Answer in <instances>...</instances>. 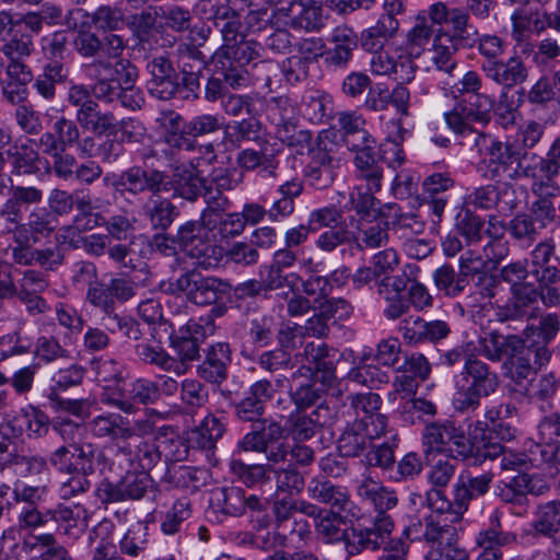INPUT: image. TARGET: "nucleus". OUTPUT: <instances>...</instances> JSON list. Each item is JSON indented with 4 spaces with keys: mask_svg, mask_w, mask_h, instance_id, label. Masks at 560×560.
<instances>
[{
    "mask_svg": "<svg viewBox=\"0 0 560 560\" xmlns=\"http://www.w3.org/2000/svg\"><path fill=\"white\" fill-rule=\"evenodd\" d=\"M198 163H182L173 171L174 195L188 201L197 200L206 189L207 179L200 176Z\"/></svg>",
    "mask_w": 560,
    "mask_h": 560,
    "instance_id": "27",
    "label": "nucleus"
},
{
    "mask_svg": "<svg viewBox=\"0 0 560 560\" xmlns=\"http://www.w3.org/2000/svg\"><path fill=\"white\" fill-rule=\"evenodd\" d=\"M478 348L485 358L492 362H499L515 351H522L524 340L514 335L504 337L494 330L478 339Z\"/></svg>",
    "mask_w": 560,
    "mask_h": 560,
    "instance_id": "31",
    "label": "nucleus"
},
{
    "mask_svg": "<svg viewBox=\"0 0 560 560\" xmlns=\"http://www.w3.org/2000/svg\"><path fill=\"white\" fill-rule=\"evenodd\" d=\"M465 205L475 209H491L500 207L501 211L511 210L512 206L504 202L501 205L500 192L494 185H486L475 188L465 197Z\"/></svg>",
    "mask_w": 560,
    "mask_h": 560,
    "instance_id": "57",
    "label": "nucleus"
},
{
    "mask_svg": "<svg viewBox=\"0 0 560 560\" xmlns=\"http://www.w3.org/2000/svg\"><path fill=\"white\" fill-rule=\"evenodd\" d=\"M102 37L84 25L75 32L72 40L75 52L83 59H94L102 52Z\"/></svg>",
    "mask_w": 560,
    "mask_h": 560,
    "instance_id": "64",
    "label": "nucleus"
},
{
    "mask_svg": "<svg viewBox=\"0 0 560 560\" xmlns=\"http://www.w3.org/2000/svg\"><path fill=\"white\" fill-rule=\"evenodd\" d=\"M431 456V458L427 456L429 462L427 471L428 481L432 486V489H444L454 478L457 469V460L459 458H455L453 455Z\"/></svg>",
    "mask_w": 560,
    "mask_h": 560,
    "instance_id": "48",
    "label": "nucleus"
},
{
    "mask_svg": "<svg viewBox=\"0 0 560 560\" xmlns=\"http://www.w3.org/2000/svg\"><path fill=\"white\" fill-rule=\"evenodd\" d=\"M422 441L427 456L436 453L467 459L472 454V445L464 429L450 419L428 423L423 430Z\"/></svg>",
    "mask_w": 560,
    "mask_h": 560,
    "instance_id": "6",
    "label": "nucleus"
},
{
    "mask_svg": "<svg viewBox=\"0 0 560 560\" xmlns=\"http://www.w3.org/2000/svg\"><path fill=\"white\" fill-rule=\"evenodd\" d=\"M337 120L343 139L350 150L352 144L375 143L371 135L365 130V119L358 112H340L337 114Z\"/></svg>",
    "mask_w": 560,
    "mask_h": 560,
    "instance_id": "43",
    "label": "nucleus"
},
{
    "mask_svg": "<svg viewBox=\"0 0 560 560\" xmlns=\"http://www.w3.org/2000/svg\"><path fill=\"white\" fill-rule=\"evenodd\" d=\"M433 280L436 288L451 298L459 295L467 284L466 278L456 275L454 268L450 265H443L438 268L433 272Z\"/></svg>",
    "mask_w": 560,
    "mask_h": 560,
    "instance_id": "61",
    "label": "nucleus"
},
{
    "mask_svg": "<svg viewBox=\"0 0 560 560\" xmlns=\"http://www.w3.org/2000/svg\"><path fill=\"white\" fill-rule=\"evenodd\" d=\"M499 385L497 372L476 355H470L455 382L454 409L462 413L477 410L481 398L494 394Z\"/></svg>",
    "mask_w": 560,
    "mask_h": 560,
    "instance_id": "3",
    "label": "nucleus"
},
{
    "mask_svg": "<svg viewBox=\"0 0 560 560\" xmlns=\"http://www.w3.org/2000/svg\"><path fill=\"white\" fill-rule=\"evenodd\" d=\"M506 230L515 241L528 247L536 241L540 229L536 226L532 217L517 214L510 220Z\"/></svg>",
    "mask_w": 560,
    "mask_h": 560,
    "instance_id": "62",
    "label": "nucleus"
},
{
    "mask_svg": "<svg viewBox=\"0 0 560 560\" xmlns=\"http://www.w3.org/2000/svg\"><path fill=\"white\" fill-rule=\"evenodd\" d=\"M307 493L311 499L330 505L332 510L348 512L352 517H358L359 509L342 486L334 485L329 480L313 478L307 485Z\"/></svg>",
    "mask_w": 560,
    "mask_h": 560,
    "instance_id": "17",
    "label": "nucleus"
},
{
    "mask_svg": "<svg viewBox=\"0 0 560 560\" xmlns=\"http://www.w3.org/2000/svg\"><path fill=\"white\" fill-rule=\"evenodd\" d=\"M57 226V220L45 207L34 208L27 215L25 224H20L18 233L22 231L30 233L33 243H37L42 237L49 236Z\"/></svg>",
    "mask_w": 560,
    "mask_h": 560,
    "instance_id": "46",
    "label": "nucleus"
},
{
    "mask_svg": "<svg viewBox=\"0 0 560 560\" xmlns=\"http://www.w3.org/2000/svg\"><path fill=\"white\" fill-rule=\"evenodd\" d=\"M370 70L375 75L396 74L401 81L411 82L415 79L416 66L408 56H395L384 47L371 51Z\"/></svg>",
    "mask_w": 560,
    "mask_h": 560,
    "instance_id": "22",
    "label": "nucleus"
},
{
    "mask_svg": "<svg viewBox=\"0 0 560 560\" xmlns=\"http://www.w3.org/2000/svg\"><path fill=\"white\" fill-rule=\"evenodd\" d=\"M178 62L184 84L194 91L199 86V78L206 67V56L196 47H186L180 50Z\"/></svg>",
    "mask_w": 560,
    "mask_h": 560,
    "instance_id": "49",
    "label": "nucleus"
},
{
    "mask_svg": "<svg viewBox=\"0 0 560 560\" xmlns=\"http://www.w3.org/2000/svg\"><path fill=\"white\" fill-rule=\"evenodd\" d=\"M136 353L145 364L155 365L160 370L175 375L182 366L178 361H175V357L171 355L161 347L140 343L136 347Z\"/></svg>",
    "mask_w": 560,
    "mask_h": 560,
    "instance_id": "56",
    "label": "nucleus"
},
{
    "mask_svg": "<svg viewBox=\"0 0 560 560\" xmlns=\"http://www.w3.org/2000/svg\"><path fill=\"white\" fill-rule=\"evenodd\" d=\"M80 138V130L75 121L61 116L52 125L51 131L40 135L39 148L69 149L73 148Z\"/></svg>",
    "mask_w": 560,
    "mask_h": 560,
    "instance_id": "36",
    "label": "nucleus"
},
{
    "mask_svg": "<svg viewBox=\"0 0 560 560\" xmlns=\"http://www.w3.org/2000/svg\"><path fill=\"white\" fill-rule=\"evenodd\" d=\"M420 536L431 546L425 560H469L468 551L459 545L458 528L435 526L431 534Z\"/></svg>",
    "mask_w": 560,
    "mask_h": 560,
    "instance_id": "11",
    "label": "nucleus"
},
{
    "mask_svg": "<svg viewBox=\"0 0 560 560\" xmlns=\"http://www.w3.org/2000/svg\"><path fill=\"white\" fill-rule=\"evenodd\" d=\"M530 275L538 283L560 281V258L553 240L538 243L530 253Z\"/></svg>",
    "mask_w": 560,
    "mask_h": 560,
    "instance_id": "18",
    "label": "nucleus"
},
{
    "mask_svg": "<svg viewBox=\"0 0 560 560\" xmlns=\"http://www.w3.org/2000/svg\"><path fill=\"white\" fill-rule=\"evenodd\" d=\"M127 393V397L124 398L109 397L104 394L102 401L126 413H132L135 411V402L151 405L158 401L155 381L149 378L140 377L135 380L129 384Z\"/></svg>",
    "mask_w": 560,
    "mask_h": 560,
    "instance_id": "24",
    "label": "nucleus"
},
{
    "mask_svg": "<svg viewBox=\"0 0 560 560\" xmlns=\"http://www.w3.org/2000/svg\"><path fill=\"white\" fill-rule=\"evenodd\" d=\"M126 500H140L153 487V480L145 471L127 470L120 478Z\"/></svg>",
    "mask_w": 560,
    "mask_h": 560,
    "instance_id": "63",
    "label": "nucleus"
},
{
    "mask_svg": "<svg viewBox=\"0 0 560 560\" xmlns=\"http://www.w3.org/2000/svg\"><path fill=\"white\" fill-rule=\"evenodd\" d=\"M237 165L246 171H254L261 167L271 176H276L275 171L278 161L273 154H268L266 150L256 151L254 149L242 150L236 158Z\"/></svg>",
    "mask_w": 560,
    "mask_h": 560,
    "instance_id": "58",
    "label": "nucleus"
},
{
    "mask_svg": "<svg viewBox=\"0 0 560 560\" xmlns=\"http://www.w3.org/2000/svg\"><path fill=\"white\" fill-rule=\"evenodd\" d=\"M43 191L34 186H11L10 195L0 206V218L11 224H20L23 206L36 205L43 200Z\"/></svg>",
    "mask_w": 560,
    "mask_h": 560,
    "instance_id": "26",
    "label": "nucleus"
},
{
    "mask_svg": "<svg viewBox=\"0 0 560 560\" xmlns=\"http://www.w3.org/2000/svg\"><path fill=\"white\" fill-rule=\"evenodd\" d=\"M349 362L355 364V357L352 350H346L339 353L338 350L332 349L329 354L323 358L310 371H314L315 376L323 385L330 386L337 378L336 369L337 364Z\"/></svg>",
    "mask_w": 560,
    "mask_h": 560,
    "instance_id": "52",
    "label": "nucleus"
},
{
    "mask_svg": "<svg viewBox=\"0 0 560 560\" xmlns=\"http://www.w3.org/2000/svg\"><path fill=\"white\" fill-rule=\"evenodd\" d=\"M272 121L277 127V137L280 141L298 153L312 150V133L310 130L302 129L296 121L280 113V107L271 108Z\"/></svg>",
    "mask_w": 560,
    "mask_h": 560,
    "instance_id": "28",
    "label": "nucleus"
},
{
    "mask_svg": "<svg viewBox=\"0 0 560 560\" xmlns=\"http://www.w3.org/2000/svg\"><path fill=\"white\" fill-rule=\"evenodd\" d=\"M428 15L433 24L450 25L451 37L458 42L462 47L470 48L476 45L478 32L469 23L468 11L462 7L450 8L446 3L438 1L428 8Z\"/></svg>",
    "mask_w": 560,
    "mask_h": 560,
    "instance_id": "9",
    "label": "nucleus"
},
{
    "mask_svg": "<svg viewBox=\"0 0 560 560\" xmlns=\"http://www.w3.org/2000/svg\"><path fill=\"white\" fill-rule=\"evenodd\" d=\"M532 354H535V357L538 359L539 364H542V362L549 360V353L545 346L538 347L536 350H533L530 347H526L524 345L522 351H515V353L508 355L505 366L509 369L510 377L515 383H522L524 380L528 378V376L533 373V368L530 364Z\"/></svg>",
    "mask_w": 560,
    "mask_h": 560,
    "instance_id": "42",
    "label": "nucleus"
},
{
    "mask_svg": "<svg viewBox=\"0 0 560 560\" xmlns=\"http://www.w3.org/2000/svg\"><path fill=\"white\" fill-rule=\"evenodd\" d=\"M395 131L389 132L385 142L380 147V159L390 167L400 166L405 161V153L401 148L405 129L400 119L390 120Z\"/></svg>",
    "mask_w": 560,
    "mask_h": 560,
    "instance_id": "51",
    "label": "nucleus"
},
{
    "mask_svg": "<svg viewBox=\"0 0 560 560\" xmlns=\"http://www.w3.org/2000/svg\"><path fill=\"white\" fill-rule=\"evenodd\" d=\"M352 241L360 249H373L386 246L388 237V223L384 221L362 222L357 226Z\"/></svg>",
    "mask_w": 560,
    "mask_h": 560,
    "instance_id": "44",
    "label": "nucleus"
},
{
    "mask_svg": "<svg viewBox=\"0 0 560 560\" xmlns=\"http://www.w3.org/2000/svg\"><path fill=\"white\" fill-rule=\"evenodd\" d=\"M493 478L494 474L491 471L476 476L471 472L462 475L454 487L458 510L466 512L471 500L485 495L489 491Z\"/></svg>",
    "mask_w": 560,
    "mask_h": 560,
    "instance_id": "33",
    "label": "nucleus"
},
{
    "mask_svg": "<svg viewBox=\"0 0 560 560\" xmlns=\"http://www.w3.org/2000/svg\"><path fill=\"white\" fill-rule=\"evenodd\" d=\"M546 489L541 479L527 474H518L511 482L499 487L498 495L505 503L521 504L526 493L540 494Z\"/></svg>",
    "mask_w": 560,
    "mask_h": 560,
    "instance_id": "39",
    "label": "nucleus"
},
{
    "mask_svg": "<svg viewBox=\"0 0 560 560\" xmlns=\"http://www.w3.org/2000/svg\"><path fill=\"white\" fill-rule=\"evenodd\" d=\"M397 446V434H392L385 442L381 444H375L372 442V445H370L364 454L365 464L369 467H377L382 470H388L393 468L395 464V451Z\"/></svg>",
    "mask_w": 560,
    "mask_h": 560,
    "instance_id": "53",
    "label": "nucleus"
},
{
    "mask_svg": "<svg viewBox=\"0 0 560 560\" xmlns=\"http://www.w3.org/2000/svg\"><path fill=\"white\" fill-rule=\"evenodd\" d=\"M310 158L305 170L306 179L316 189L328 188L336 178L335 159L326 149L319 147L310 150Z\"/></svg>",
    "mask_w": 560,
    "mask_h": 560,
    "instance_id": "29",
    "label": "nucleus"
},
{
    "mask_svg": "<svg viewBox=\"0 0 560 560\" xmlns=\"http://www.w3.org/2000/svg\"><path fill=\"white\" fill-rule=\"evenodd\" d=\"M151 75L148 88L160 100L172 98L178 90V74L171 60L165 56H155L147 65Z\"/></svg>",
    "mask_w": 560,
    "mask_h": 560,
    "instance_id": "15",
    "label": "nucleus"
},
{
    "mask_svg": "<svg viewBox=\"0 0 560 560\" xmlns=\"http://www.w3.org/2000/svg\"><path fill=\"white\" fill-rule=\"evenodd\" d=\"M425 497L432 514L424 518V523L418 522L405 529V534L410 540H421L420 535L431 534V529L435 526L458 528L463 520L465 511L458 510L455 492L453 501L445 497L443 489H430Z\"/></svg>",
    "mask_w": 560,
    "mask_h": 560,
    "instance_id": "7",
    "label": "nucleus"
},
{
    "mask_svg": "<svg viewBox=\"0 0 560 560\" xmlns=\"http://www.w3.org/2000/svg\"><path fill=\"white\" fill-rule=\"evenodd\" d=\"M114 66L105 59H96L84 67L85 74L94 80L91 92L95 98L110 103L120 93L119 82L113 77Z\"/></svg>",
    "mask_w": 560,
    "mask_h": 560,
    "instance_id": "20",
    "label": "nucleus"
},
{
    "mask_svg": "<svg viewBox=\"0 0 560 560\" xmlns=\"http://www.w3.org/2000/svg\"><path fill=\"white\" fill-rule=\"evenodd\" d=\"M374 143L352 144L354 177L365 183L369 190H381L384 170L381 159L376 156Z\"/></svg>",
    "mask_w": 560,
    "mask_h": 560,
    "instance_id": "14",
    "label": "nucleus"
},
{
    "mask_svg": "<svg viewBox=\"0 0 560 560\" xmlns=\"http://www.w3.org/2000/svg\"><path fill=\"white\" fill-rule=\"evenodd\" d=\"M329 417V408L319 405L310 412L295 409L285 421V430L295 442L311 440L319 428L325 425Z\"/></svg>",
    "mask_w": 560,
    "mask_h": 560,
    "instance_id": "16",
    "label": "nucleus"
},
{
    "mask_svg": "<svg viewBox=\"0 0 560 560\" xmlns=\"http://www.w3.org/2000/svg\"><path fill=\"white\" fill-rule=\"evenodd\" d=\"M75 119L82 129L91 131L95 136H110L117 132L116 116L110 112H101L97 103L83 110H77Z\"/></svg>",
    "mask_w": 560,
    "mask_h": 560,
    "instance_id": "37",
    "label": "nucleus"
},
{
    "mask_svg": "<svg viewBox=\"0 0 560 560\" xmlns=\"http://www.w3.org/2000/svg\"><path fill=\"white\" fill-rule=\"evenodd\" d=\"M460 44L451 37L450 32L440 30L435 34L429 55L430 61L438 71L453 75L458 66L456 52Z\"/></svg>",
    "mask_w": 560,
    "mask_h": 560,
    "instance_id": "30",
    "label": "nucleus"
},
{
    "mask_svg": "<svg viewBox=\"0 0 560 560\" xmlns=\"http://www.w3.org/2000/svg\"><path fill=\"white\" fill-rule=\"evenodd\" d=\"M328 40L331 47L326 49L325 65L346 69L360 43L357 32L348 24H340L332 28Z\"/></svg>",
    "mask_w": 560,
    "mask_h": 560,
    "instance_id": "13",
    "label": "nucleus"
},
{
    "mask_svg": "<svg viewBox=\"0 0 560 560\" xmlns=\"http://www.w3.org/2000/svg\"><path fill=\"white\" fill-rule=\"evenodd\" d=\"M534 536L550 539V546L556 560H560V502L549 501L541 504L532 523Z\"/></svg>",
    "mask_w": 560,
    "mask_h": 560,
    "instance_id": "23",
    "label": "nucleus"
},
{
    "mask_svg": "<svg viewBox=\"0 0 560 560\" xmlns=\"http://www.w3.org/2000/svg\"><path fill=\"white\" fill-rule=\"evenodd\" d=\"M476 44L478 52L483 59L480 65L482 72L499 61L505 51L504 40L494 34L476 36Z\"/></svg>",
    "mask_w": 560,
    "mask_h": 560,
    "instance_id": "59",
    "label": "nucleus"
},
{
    "mask_svg": "<svg viewBox=\"0 0 560 560\" xmlns=\"http://www.w3.org/2000/svg\"><path fill=\"white\" fill-rule=\"evenodd\" d=\"M215 228L217 220L205 218V213H201L200 221L182 224L175 236L180 248L205 269L217 267L223 256V248L210 237Z\"/></svg>",
    "mask_w": 560,
    "mask_h": 560,
    "instance_id": "4",
    "label": "nucleus"
},
{
    "mask_svg": "<svg viewBox=\"0 0 560 560\" xmlns=\"http://www.w3.org/2000/svg\"><path fill=\"white\" fill-rule=\"evenodd\" d=\"M224 423L213 415H208L198 427L189 432L188 441L202 450H212L223 436Z\"/></svg>",
    "mask_w": 560,
    "mask_h": 560,
    "instance_id": "45",
    "label": "nucleus"
},
{
    "mask_svg": "<svg viewBox=\"0 0 560 560\" xmlns=\"http://www.w3.org/2000/svg\"><path fill=\"white\" fill-rule=\"evenodd\" d=\"M172 285L174 291L184 294L187 301L198 306L217 305L232 290L226 280L202 276L195 270L180 275Z\"/></svg>",
    "mask_w": 560,
    "mask_h": 560,
    "instance_id": "8",
    "label": "nucleus"
},
{
    "mask_svg": "<svg viewBox=\"0 0 560 560\" xmlns=\"http://www.w3.org/2000/svg\"><path fill=\"white\" fill-rule=\"evenodd\" d=\"M196 15L202 20L211 21L220 31L222 45L213 52L212 60L215 66L236 63L246 66L260 55V44L247 38L243 32L242 18L229 1L212 2L198 0L194 7Z\"/></svg>",
    "mask_w": 560,
    "mask_h": 560,
    "instance_id": "1",
    "label": "nucleus"
},
{
    "mask_svg": "<svg viewBox=\"0 0 560 560\" xmlns=\"http://www.w3.org/2000/svg\"><path fill=\"white\" fill-rule=\"evenodd\" d=\"M191 516V502L183 497L176 500L172 508L166 512L161 524V529L166 535L179 533L183 524Z\"/></svg>",
    "mask_w": 560,
    "mask_h": 560,
    "instance_id": "60",
    "label": "nucleus"
},
{
    "mask_svg": "<svg viewBox=\"0 0 560 560\" xmlns=\"http://www.w3.org/2000/svg\"><path fill=\"white\" fill-rule=\"evenodd\" d=\"M170 346L177 353L175 357V361H178L182 365L176 372L177 376H182L186 374L189 369V363L199 359V350L200 346L196 343L191 338H189L186 334H182V328L176 332L173 329V326L170 324Z\"/></svg>",
    "mask_w": 560,
    "mask_h": 560,
    "instance_id": "47",
    "label": "nucleus"
},
{
    "mask_svg": "<svg viewBox=\"0 0 560 560\" xmlns=\"http://www.w3.org/2000/svg\"><path fill=\"white\" fill-rule=\"evenodd\" d=\"M486 78L504 89H513L524 84L529 75V67L521 56L514 55L509 59L502 58L483 71Z\"/></svg>",
    "mask_w": 560,
    "mask_h": 560,
    "instance_id": "21",
    "label": "nucleus"
},
{
    "mask_svg": "<svg viewBox=\"0 0 560 560\" xmlns=\"http://www.w3.org/2000/svg\"><path fill=\"white\" fill-rule=\"evenodd\" d=\"M399 30V22L390 15H380L376 23L361 32L360 44L366 51L383 48Z\"/></svg>",
    "mask_w": 560,
    "mask_h": 560,
    "instance_id": "38",
    "label": "nucleus"
},
{
    "mask_svg": "<svg viewBox=\"0 0 560 560\" xmlns=\"http://www.w3.org/2000/svg\"><path fill=\"white\" fill-rule=\"evenodd\" d=\"M486 176L490 179L515 180L534 175L535 168L527 165L528 151L518 140L491 141L486 148Z\"/></svg>",
    "mask_w": 560,
    "mask_h": 560,
    "instance_id": "5",
    "label": "nucleus"
},
{
    "mask_svg": "<svg viewBox=\"0 0 560 560\" xmlns=\"http://www.w3.org/2000/svg\"><path fill=\"white\" fill-rule=\"evenodd\" d=\"M511 294L510 301L497 312V317L500 322L523 317L527 308L537 302L539 290L533 283L525 282L511 288Z\"/></svg>",
    "mask_w": 560,
    "mask_h": 560,
    "instance_id": "34",
    "label": "nucleus"
},
{
    "mask_svg": "<svg viewBox=\"0 0 560 560\" xmlns=\"http://www.w3.org/2000/svg\"><path fill=\"white\" fill-rule=\"evenodd\" d=\"M86 16L90 18L91 24L100 32H118L125 24V15L120 8L102 4L97 7Z\"/></svg>",
    "mask_w": 560,
    "mask_h": 560,
    "instance_id": "55",
    "label": "nucleus"
},
{
    "mask_svg": "<svg viewBox=\"0 0 560 560\" xmlns=\"http://www.w3.org/2000/svg\"><path fill=\"white\" fill-rule=\"evenodd\" d=\"M57 527L70 538H78L88 527L89 512L82 504H59L49 511Z\"/></svg>",
    "mask_w": 560,
    "mask_h": 560,
    "instance_id": "32",
    "label": "nucleus"
},
{
    "mask_svg": "<svg viewBox=\"0 0 560 560\" xmlns=\"http://www.w3.org/2000/svg\"><path fill=\"white\" fill-rule=\"evenodd\" d=\"M394 522L389 514L375 516L370 527H353L347 535V549L351 555L364 550H377L385 545L392 530Z\"/></svg>",
    "mask_w": 560,
    "mask_h": 560,
    "instance_id": "10",
    "label": "nucleus"
},
{
    "mask_svg": "<svg viewBox=\"0 0 560 560\" xmlns=\"http://www.w3.org/2000/svg\"><path fill=\"white\" fill-rule=\"evenodd\" d=\"M149 547V528L142 522L130 525L119 540L121 555L129 558H142Z\"/></svg>",
    "mask_w": 560,
    "mask_h": 560,
    "instance_id": "50",
    "label": "nucleus"
},
{
    "mask_svg": "<svg viewBox=\"0 0 560 560\" xmlns=\"http://www.w3.org/2000/svg\"><path fill=\"white\" fill-rule=\"evenodd\" d=\"M143 215L152 229L165 231L179 215V210L170 199L152 196L143 205Z\"/></svg>",
    "mask_w": 560,
    "mask_h": 560,
    "instance_id": "41",
    "label": "nucleus"
},
{
    "mask_svg": "<svg viewBox=\"0 0 560 560\" xmlns=\"http://www.w3.org/2000/svg\"><path fill=\"white\" fill-rule=\"evenodd\" d=\"M231 363L229 343L218 342L209 347L205 360L197 366V374L206 382L221 384L228 377V365Z\"/></svg>",
    "mask_w": 560,
    "mask_h": 560,
    "instance_id": "25",
    "label": "nucleus"
},
{
    "mask_svg": "<svg viewBox=\"0 0 560 560\" xmlns=\"http://www.w3.org/2000/svg\"><path fill=\"white\" fill-rule=\"evenodd\" d=\"M434 36L433 23L428 15V11L419 13L415 18L413 25L405 36V47L408 57L418 58L425 50L430 42H433Z\"/></svg>",
    "mask_w": 560,
    "mask_h": 560,
    "instance_id": "40",
    "label": "nucleus"
},
{
    "mask_svg": "<svg viewBox=\"0 0 560 560\" xmlns=\"http://www.w3.org/2000/svg\"><path fill=\"white\" fill-rule=\"evenodd\" d=\"M90 434L97 439L110 442L117 446L112 457L103 451L97 453L96 462L102 474H119L116 467H121V460H130L132 445L130 440L136 436V428L127 417L117 412H105L94 417L89 423Z\"/></svg>",
    "mask_w": 560,
    "mask_h": 560,
    "instance_id": "2",
    "label": "nucleus"
},
{
    "mask_svg": "<svg viewBox=\"0 0 560 560\" xmlns=\"http://www.w3.org/2000/svg\"><path fill=\"white\" fill-rule=\"evenodd\" d=\"M284 428L276 421H270L269 423L257 422L253 425V430L246 433L237 443L234 456L240 455L241 452L262 453L266 450V443L281 440Z\"/></svg>",
    "mask_w": 560,
    "mask_h": 560,
    "instance_id": "35",
    "label": "nucleus"
},
{
    "mask_svg": "<svg viewBox=\"0 0 560 560\" xmlns=\"http://www.w3.org/2000/svg\"><path fill=\"white\" fill-rule=\"evenodd\" d=\"M355 492L362 501L374 508L375 516L388 514L387 512L398 504L396 492L386 488L381 480L372 477L370 472L363 474L357 481Z\"/></svg>",
    "mask_w": 560,
    "mask_h": 560,
    "instance_id": "19",
    "label": "nucleus"
},
{
    "mask_svg": "<svg viewBox=\"0 0 560 560\" xmlns=\"http://www.w3.org/2000/svg\"><path fill=\"white\" fill-rule=\"evenodd\" d=\"M277 5L294 28L318 32L325 26L322 8L315 0H279Z\"/></svg>",
    "mask_w": 560,
    "mask_h": 560,
    "instance_id": "12",
    "label": "nucleus"
},
{
    "mask_svg": "<svg viewBox=\"0 0 560 560\" xmlns=\"http://www.w3.org/2000/svg\"><path fill=\"white\" fill-rule=\"evenodd\" d=\"M372 445L370 440L363 435V431L357 428V422L349 424L337 441V448L343 457H357Z\"/></svg>",
    "mask_w": 560,
    "mask_h": 560,
    "instance_id": "54",
    "label": "nucleus"
}]
</instances>
